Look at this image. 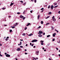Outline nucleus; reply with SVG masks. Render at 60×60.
I'll return each instance as SVG.
<instances>
[{"mask_svg": "<svg viewBox=\"0 0 60 60\" xmlns=\"http://www.w3.org/2000/svg\"><path fill=\"white\" fill-rule=\"evenodd\" d=\"M38 41L36 39V40H33L32 41V42H36V41Z\"/></svg>", "mask_w": 60, "mask_h": 60, "instance_id": "obj_1", "label": "nucleus"}, {"mask_svg": "<svg viewBox=\"0 0 60 60\" xmlns=\"http://www.w3.org/2000/svg\"><path fill=\"white\" fill-rule=\"evenodd\" d=\"M39 51H37V52H36L35 53L36 55H39Z\"/></svg>", "mask_w": 60, "mask_h": 60, "instance_id": "obj_2", "label": "nucleus"}, {"mask_svg": "<svg viewBox=\"0 0 60 60\" xmlns=\"http://www.w3.org/2000/svg\"><path fill=\"white\" fill-rule=\"evenodd\" d=\"M39 32L38 33V34H41L43 33V32L41 31H39Z\"/></svg>", "mask_w": 60, "mask_h": 60, "instance_id": "obj_3", "label": "nucleus"}, {"mask_svg": "<svg viewBox=\"0 0 60 60\" xmlns=\"http://www.w3.org/2000/svg\"><path fill=\"white\" fill-rule=\"evenodd\" d=\"M6 56L7 57H10V55L8 54H7L6 55Z\"/></svg>", "mask_w": 60, "mask_h": 60, "instance_id": "obj_4", "label": "nucleus"}, {"mask_svg": "<svg viewBox=\"0 0 60 60\" xmlns=\"http://www.w3.org/2000/svg\"><path fill=\"white\" fill-rule=\"evenodd\" d=\"M53 7H54V6H53V5H52L51 6V9H52V10H53Z\"/></svg>", "mask_w": 60, "mask_h": 60, "instance_id": "obj_5", "label": "nucleus"}, {"mask_svg": "<svg viewBox=\"0 0 60 60\" xmlns=\"http://www.w3.org/2000/svg\"><path fill=\"white\" fill-rule=\"evenodd\" d=\"M42 35L41 34H40L38 35V37H42Z\"/></svg>", "mask_w": 60, "mask_h": 60, "instance_id": "obj_6", "label": "nucleus"}, {"mask_svg": "<svg viewBox=\"0 0 60 60\" xmlns=\"http://www.w3.org/2000/svg\"><path fill=\"white\" fill-rule=\"evenodd\" d=\"M20 48H18L17 50V51H19L20 50Z\"/></svg>", "mask_w": 60, "mask_h": 60, "instance_id": "obj_7", "label": "nucleus"}, {"mask_svg": "<svg viewBox=\"0 0 60 60\" xmlns=\"http://www.w3.org/2000/svg\"><path fill=\"white\" fill-rule=\"evenodd\" d=\"M20 44H18V45H19V46H20V45H21V44H22V43H21V42H20Z\"/></svg>", "mask_w": 60, "mask_h": 60, "instance_id": "obj_8", "label": "nucleus"}, {"mask_svg": "<svg viewBox=\"0 0 60 60\" xmlns=\"http://www.w3.org/2000/svg\"><path fill=\"white\" fill-rule=\"evenodd\" d=\"M32 35H33V34H30L28 35V36H31Z\"/></svg>", "mask_w": 60, "mask_h": 60, "instance_id": "obj_9", "label": "nucleus"}, {"mask_svg": "<svg viewBox=\"0 0 60 60\" xmlns=\"http://www.w3.org/2000/svg\"><path fill=\"white\" fill-rule=\"evenodd\" d=\"M14 3H11V5H10V6H12V5L13 4H14Z\"/></svg>", "mask_w": 60, "mask_h": 60, "instance_id": "obj_10", "label": "nucleus"}, {"mask_svg": "<svg viewBox=\"0 0 60 60\" xmlns=\"http://www.w3.org/2000/svg\"><path fill=\"white\" fill-rule=\"evenodd\" d=\"M39 18H40V15H38V19H39Z\"/></svg>", "mask_w": 60, "mask_h": 60, "instance_id": "obj_11", "label": "nucleus"}, {"mask_svg": "<svg viewBox=\"0 0 60 60\" xmlns=\"http://www.w3.org/2000/svg\"><path fill=\"white\" fill-rule=\"evenodd\" d=\"M20 18H24V16H22V15H21L20 16Z\"/></svg>", "mask_w": 60, "mask_h": 60, "instance_id": "obj_12", "label": "nucleus"}, {"mask_svg": "<svg viewBox=\"0 0 60 60\" xmlns=\"http://www.w3.org/2000/svg\"><path fill=\"white\" fill-rule=\"evenodd\" d=\"M51 12H50L49 13V14H48V15H49L50 14H51Z\"/></svg>", "mask_w": 60, "mask_h": 60, "instance_id": "obj_13", "label": "nucleus"}, {"mask_svg": "<svg viewBox=\"0 0 60 60\" xmlns=\"http://www.w3.org/2000/svg\"><path fill=\"white\" fill-rule=\"evenodd\" d=\"M11 27H12V28H15V27L14 26H11Z\"/></svg>", "mask_w": 60, "mask_h": 60, "instance_id": "obj_14", "label": "nucleus"}, {"mask_svg": "<svg viewBox=\"0 0 60 60\" xmlns=\"http://www.w3.org/2000/svg\"><path fill=\"white\" fill-rule=\"evenodd\" d=\"M53 21L55 22V21H56V19H55V18H54V19H53Z\"/></svg>", "mask_w": 60, "mask_h": 60, "instance_id": "obj_15", "label": "nucleus"}, {"mask_svg": "<svg viewBox=\"0 0 60 60\" xmlns=\"http://www.w3.org/2000/svg\"><path fill=\"white\" fill-rule=\"evenodd\" d=\"M30 25V23H29L27 24V25H26V26H29V25Z\"/></svg>", "mask_w": 60, "mask_h": 60, "instance_id": "obj_16", "label": "nucleus"}, {"mask_svg": "<svg viewBox=\"0 0 60 60\" xmlns=\"http://www.w3.org/2000/svg\"><path fill=\"white\" fill-rule=\"evenodd\" d=\"M50 36V35H48L47 36V37H49Z\"/></svg>", "mask_w": 60, "mask_h": 60, "instance_id": "obj_17", "label": "nucleus"}, {"mask_svg": "<svg viewBox=\"0 0 60 60\" xmlns=\"http://www.w3.org/2000/svg\"><path fill=\"white\" fill-rule=\"evenodd\" d=\"M41 24H43V21H41Z\"/></svg>", "mask_w": 60, "mask_h": 60, "instance_id": "obj_18", "label": "nucleus"}, {"mask_svg": "<svg viewBox=\"0 0 60 60\" xmlns=\"http://www.w3.org/2000/svg\"><path fill=\"white\" fill-rule=\"evenodd\" d=\"M44 42V41H43L41 40V42L43 43V42Z\"/></svg>", "mask_w": 60, "mask_h": 60, "instance_id": "obj_19", "label": "nucleus"}, {"mask_svg": "<svg viewBox=\"0 0 60 60\" xmlns=\"http://www.w3.org/2000/svg\"><path fill=\"white\" fill-rule=\"evenodd\" d=\"M54 18H55V16H54L53 17H52V19H54Z\"/></svg>", "mask_w": 60, "mask_h": 60, "instance_id": "obj_20", "label": "nucleus"}, {"mask_svg": "<svg viewBox=\"0 0 60 60\" xmlns=\"http://www.w3.org/2000/svg\"><path fill=\"white\" fill-rule=\"evenodd\" d=\"M58 6V5H57L56 6H55V7H54V8H56Z\"/></svg>", "mask_w": 60, "mask_h": 60, "instance_id": "obj_21", "label": "nucleus"}, {"mask_svg": "<svg viewBox=\"0 0 60 60\" xmlns=\"http://www.w3.org/2000/svg\"><path fill=\"white\" fill-rule=\"evenodd\" d=\"M50 6H48V9H49V8H50Z\"/></svg>", "mask_w": 60, "mask_h": 60, "instance_id": "obj_22", "label": "nucleus"}, {"mask_svg": "<svg viewBox=\"0 0 60 60\" xmlns=\"http://www.w3.org/2000/svg\"><path fill=\"white\" fill-rule=\"evenodd\" d=\"M20 13L19 12L17 13V14H20Z\"/></svg>", "mask_w": 60, "mask_h": 60, "instance_id": "obj_23", "label": "nucleus"}, {"mask_svg": "<svg viewBox=\"0 0 60 60\" xmlns=\"http://www.w3.org/2000/svg\"><path fill=\"white\" fill-rule=\"evenodd\" d=\"M26 3H24L23 4V5H24V6L26 5Z\"/></svg>", "mask_w": 60, "mask_h": 60, "instance_id": "obj_24", "label": "nucleus"}, {"mask_svg": "<svg viewBox=\"0 0 60 60\" xmlns=\"http://www.w3.org/2000/svg\"><path fill=\"white\" fill-rule=\"evenodd\" d=\"M52 35L53 37H55V35L54 34H53Z\"/></svg>", "mask_w": 60, "mask_h": 60, "instance_id": "obj_25", "label": "nucleus"}, {"mask_svg": "<svg viewBox=\"0 0 60 60\" xmlns=\"http://www.w3.org/2000/svg\"><path fill=\"white\" fill-rule=\"evenodd\" d=\"M10 33H11L12 32V30H10Z\"/></svg>", "mask_w": 60, "mask_h": 60, "instance_id": "obj_26", "label": "nucleus"}, {"mask_svg": "<svg viewBox=\"0 0 60 60\" xmlns=\"http://www.w3.org/2000/svg\"><path fill=\"white\" fill-rule=\"evenodd\" d=\"M22 35L24 36H25V35H26V34H25L24 33L22 34Z\"/></svg>", "mask_w": 60, "mask_h": 60, "instance_id": "obj_27", "label": "nucleus"}, {"mask_svg": "<svg viewBox=\"0 0 60 60\" xmlns=\"http://www.w3.org/2000/svg\"><path fill=\"white\" fill-rule=\"evenodd\" d=\"M49 23H47L46 24V26H47V25H49Z\"/></svg>", "mask_w": 60, "mask_h": 60, "instance_id": "obj_28", "label": "nucleus"}, {"mask_svg": "<svg viewBox=\"0 0 60 60\" xmlns=\"http://www.w3.org/2000/svg\"><path fill=\"white\" fill-rule=\"evenodd\" d=\"M25 18H26V17H25L23 18H22V19H23V20H24V19H25Z\"/></svg>", "mask_w": 60, "mask_h": 60, "instance_id": "obj_29", "label": "nucleus"}, {"mask_svg": "<svg viewBox=\"0 0 60 60\" xmlns=\"http://www.w3.org/2000/svg\"><path fill=\"white\" fill-rule=\"evenodd\" d=\"M2 10H4L5 9V8H2Z\"/></svg>", "mask_w": 60, "mask_h": 60, "instance_id": "obj_30", "label": "nucleus"}, {"mask_svg": "<svg viewBox=\"0 0 60 60\" xmlns=\"http://www.w3.org/2000/svg\"><path fill=\"white\" fill-rule=\"evenodd\" d=\"M20 2H21L22 4H23V1H20Z\"/></svg>", "mask_w": 60, "mask_h": 60, "instance_id": "obj_31", "label": "nucleus"}, {"mask_svg": "<svg viewBox=\"0 0 60 60\" xmlns=\"http://www.w3.org/2000/svg\"><path fill=\"white\" fill-rule=\"evenodd\" d=\"M55 38H53L52 40V41H55Z\"/></svg>", "mask_w": 60, "mask_h": 60, "instance_id": "obj_32", "label": "nucleus"}, {"mask_svg": "<svg viewBox=\"0 0 60 60\" xmlns=\"http://www.w3.org/2000/svg\"><path fill=\"white\" fill-rule=\"evenodd\" d=\"M55 30V31H57V33H58V31H57V30Z\"/></svg>", "mask_w": 60, "mask_h": 60, "instance_id": "obj_33", "label": "nucleus"}, {"mask_svg": "<svg viewBox=\"0 0 60 60\" xmlns=\"http://www.w3.org/2000/svg\"><path fill=\"white\" fill-rule=\"evenodd\" d=\"M5 41H8V39L7 38H6L5 39Z\"/></svg>", "mask_w": 60, "mask_h": 60, "instance_id": "obj_34", "label": "nucleus"}, {"mask_svg": "<svg viewBox=\"0 0 60 60\" xmlns=\"http://www.w3.org/2000/svg\"><path fill=\"white\" fill-rule=\"evenodd\" d=\"M0 56H3V55L1 54V53H0Z\"/></svg>", "mask_w": 60, "mask_h": 60, "instance_id": "obj_35", "label": "nucleus"}, {"mask_svg": "<svg viewBox=\"0 0 60 60\" xmlns=\"http://www.w3.org/2000/svg\"><path fill=\"white\" fill-rule=\"evenodd\" d=\"M41 27V26H39L38 27V29H39V28H40Z\"/></svg>", "mask_w": 60, "mask_h": 60, "instance_id": "obj_36", "label": "nucleus"}, {"mask_svg": "<svg viewBox=\"0 0 60 60\" xmlns=\"http://www.w3.org/2000/svg\"><path fill=\"white\" fill-rule=\"evenodd\" d=\"M49 16H47V18H46V19H48V18H49Z\"/></svg>", "mask_w": 60, "mask_h": 60, "instance_id": "obj_37", "label": "nucleus"}, {"mask_svg": "<svg viewBox=\"0 0 60 60\" xmlns=\"http://www.w3.org/2000/svg\"><path fill=\"white\" fill-rule=\"evenodd\" d=\"M41 45H43V43H41Z\"/></svg>", "mask_w": 60, "mask_h": 60, "instance_id": "obj_38", "label": "nucleus"}, {"mask_svg": "<svg viewBox=\"0 0 60 60\" xmlns=\"http://www.w3.org/2000/svg\"><path fill=\"white\" fill-rule=\"evenodd\" d=\"M52 29H54V27H52Z\"/></svg>", "mask_w": 60, "mask_h": 60, "instance_id": "obj_39", "label": "nucleus"}, {"mask_svg": "<svg viewBox=\"0 0 60 60\" xmlns=\"http://www.w3.org/2000/svg\"><path fill=\"white\" fill-rule=\"evenodd\" d=\"M43 9H44V8H41V10H43Z\"/></svg>", "mask_w": 60, "mask_h": 60, "instance_id": "obj_40", "label": "nucleus"}, {"mask_svg": "<svg viewBox=\"0 0 60 60\" xmlns=\"http://www.w3.org/2000/svg\"><path fill=\"white\" fill-rule=\"evenodd\" d=\"M34 2L35 3H36V0H35V1H34Z\"/></svg>", "mask_w": 60, "mask_h": 60, "instance_id": "obj_41", "label": "nucleus"}, {"mask_svg": "<svg viewBox=\"0 0 60 60\" xmlns=\"http://www.w3.org/2000/svg\"><path fill=\"white\" fill-rule=\"evenodd\" d=\"M27 29V27H26L25 28V30H26V29Z\"/></svg>", "mask_w": 60, "mask_h": 60, "instance_id": "obj_42", "label": "nucleus"}, {"mask_svg": "<svg viewBox=\"0 0 60 60\" xmlns=\"http://www.w3.org/2000/svg\"><path fill=\"white\" fill-rule=\"evenodd\" d=\"M33 59H35V60H36V58H33Z\"/></svg>", "mask_w": 60, "mask_h": 60, "instance_id": "obj_43", "label": "nucleus"}, {"mask_svg": "<svg viewBox=\"0 0 60 60\" xmlns=\"http://www.w3.org/2000/svg\"><path fill=\"white\" fill-rule=\"evenodd\" d=\"M20 41H23V39H20Z\"/></svg>", "mask_w": 60, "mask_h": 60, "instance_id": "obj_44", "label": "nucleus"}, {"mask_svg": "<svg viewBox=\"0 0 60 60\" xmlns=\"http://www.w3.org/2000/svg\"><path fill=\"white\" fill-rule=\"evenodd\" d=\"M20 48H23V46H20Z\"/></svg>", "mask_w": 60, "mask_h": 60, "instance_id": "obj_45", "label": "nucleus"}, {"mask_svg": "<svg viewBox=\"0 0 60 60\" xmlns=\"http://www.w3.org/2000/svg\"><path fill=\"white\" fill-rule=\"evenodd\" d=\"M57 4H56V3H55L54 4V5H57Z\"/></svg>", "mask_w": 60, "mask_h": 60, "instance_id": "obj_46", "label": "nucleus"}, {"mask_svg": "<svg viewBox=\"0 0 60 60\" xmlns=\"http://www.w3.org/2000/svg\"><path fill=\"white\" fill-rule=\"evenodd\" d=\"M58 13L59 14H60V11H59Z\"/></svg>", "mask_w": 60, "mask_h": 60, "instance_id": "obj_47", "label": "nucleus"}, {"mask_svg": "<svg viewBox=\"0 0 60 60\" xmlns=\"http://www.w3.org/2000/svg\"><path fill=\"white\" fill-rule=\"evenodd\" d=\"M34 44H33L32 45V47H33V46H34Z\"/></svg>", "mask_w": 60, "mask_h": 60, "instance_id": "obj_48", "label": "nucleus"}, {"mask_svg": "<svg viewBox=\"0 0 60 60\" xmlns=\"http://www.w3.org/2000/svg\"><path fill=\"white\" fill-rule=\"evenodd\" d=\"M30 12L31 13H32V12H33V11H30Z\"/></svg>", "mask_w": 60, "mask_h": 60, "instance_id": "obj_49", "label": "nucleus"}, {"mask_svg": "<svg viewBox=\"0 0 60 60\" xmlns=\"http://www.w3.org/2000/svg\"><path fill=\"white\" fill-rule=\"evenodd\" d=\"M56 49L57 50H58V48H56Z\"/></svg>", "mask_w": 60, "mask_h": 60, "instance_id": "obj_50", "label": "nucleus"}, {"mask_svg": "<svg viewBox=\"0 0 60 60\" xmlns=\"http://www.w3.org/2000/svg\"><path fill=\"white\" fill-rule=\"evenodd\" d=\"M25 11H24V12H23V14H25Z\"/></svg>", "mask_w": 60, "mask_h": 60, "instance_id": "obj_51", "label": "nucleus"}, {"mask_svg": "<svg viewBox=\"0 0 60 60\" xmlns=\"http://www.w3.org/2000/svg\"><path fill=\"white\" fill-rule=\"evenodd\" d=\"M18 22H17V23H16V25H18Z\"/></svg>", "mask_w": 60, "mask_h": 60, "instance_id": "obj_52", "label": "nucleus"}, {"mask_svg": "<svg viewBox=\"0 0 60 60\" xmlns=\"http://www.w3.org/2000/svg\"><path fill=\"white\" fill-rule=\"evenodd\" d=\"M45 34V33H43V35H44Z\"/></svg>", "mask_w": 60, "mask_h": 60, "instance_id": "obj_53", "label": "nucleus"}, {"mask_svg": "<svg viewBox=\"0 0 60 60\" xmlns=\"http://www.w3.org/2000/svg\"><path fill=\"white\" fill-rule=\"evenodd\" d=\"M9 38V37H7V39H8V38Z\"/></svg>", "mask_w": 60, "mask_h": 60, "instance_id": "obj_54", "label": "nucleus"}, {"mask_svg": "<svg viewBox=\"0 0 60 60\" xmlns=\"http://www.w3.org/2000/svg\"><path fill=\"white\" fill-rule=\"evenodd\" d=\"M25 55H27V53H25Z\"/></svg>", "mask_w": 60, "mask_h": 60, "instance_id": "obj_55", "label": "nucleus"}, {"mask_svg": "<svg viewBox=\"0 0 60 60\" xmlns=\"http://www.w3.org/2000/svg\"><path fill=\"white\" fill-rule=\"evenodd\" d=\"M30 45H32V43H30Z\"/></svg>", "mask_w": 60, "mask_h": 60, "instance_id": "obj_56", "label": "nucleus"}, {"mask_svg": "<svg viewBox=\"0 0 60 60\" xmlns=\"http://www.w3.org/2000/svg\"><path fill=\"white\" fill-rule=\"evenodd\" d=\"M7 54V53H5V55H6Z\"/></svg>", "mask_w": 60, "mask_h": 60, "instance_id": "obj_57", "label": "nucleus"}, {"mask_svg": "<svg viewBox=\"0 0 60 60\" xmlns=\"http://www.w3.org/2000/svg\"><path fill=\"white\" fill-rule=\"evenodd\" d=\"M25 51H26V49H25Z\"/></svg>", "mask_w": 60, "mask_h": 60, "instance_id": "obj_58", "label": "nucleus"}, {"mask_svg": "<svg viewBox=\"0 0 60 60\" xmlns=\"http://www.w3.org/2000/svg\"><path fill=\"white\" fill-rule=\"evenodd\" d=\"M9 18H11V16H9Z\"/></svg>", "mask_w": 60, "mask_h": 60, "instance_id": "obj_59", "label": "nucleus"}, {"mask_svg": "<svg viewBox=\"0 0 60 60\" xmlns=\"http://www.w3.org/2000/svg\"><path fill=\"white\" fill-rule=\"evenodd\" d=\"M33 47L34 48H35V47H36L35 46H34Z\"/></svg>", "mask_w": 60, "mask_h": 60, "instance_id": "obj_60", "label": "nucleus"}, {"mask_svg": "<svg viewBox=\"0 0 60 60\" xmlns=\"http://www.w3.org/2000/svg\"><path fill=\"white\" fill-rule=\"evenodd\" d=\"M14 26H16V24H15L14 25Z\"/></svg>", "mask_w": 60, "mask_h": 60, "instance_id": "obj_61", "label": "nucleus"}, {"mask_svg": "<svg viewBox=\"0 0 60 60\" xmlns=\"http://www.w3.org/2000/svg\"><path fill=\"white\" fill-rule=\"evenodd\" d=\"M44 51H46V49H45V50H44Z\"/></svg>", "mask_w": 60, "mask_h": 60, "instance_id": "obj_62", "label": "nucleus"}, {"mask_svg": "<svg viewBox=\"0 0 60 60\" xmlns=\"http://www.w3.org/2000/svg\"><path fill=\"white\" fill-rule=\"evenodd\" d=\"M54 35H55L56 34V33H54Z\"/></svg>", "mask_w": 60, "mask_h": 60, "instance_id": "obj_63", "label": "nucleus"}, {"mask_svg": "<svg viewBox=\"0 0 60 60\" xmlns=\"http://www.w3.org/2000/svg\"><path fill=\"white\" fill-rule=\"evenodd\" d=\"M4 26H7V25H4Z\"/></svg>", "mask_w": 60, "mask_h": 60, "instance_id": "obj_64", "label": "nucleus"}]
</instances>
